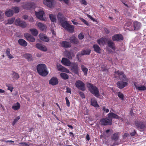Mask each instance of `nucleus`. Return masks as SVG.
I'll list each match as a JSON object with an SVG mask.
<instances>
[{"mask_svg": "<svg viewBox=\"0 0 146 146\" xmlns=\"http://www.w3.org/2000/svg\"><path fill=\"white\" fill-rule=\"evenodd\" d=\"M114 76L115 78H118L120 80L117 83V85L118 88L121 89L127 86L129 79L123 71L118 70H116L114 72Z\"/></svg>", "mask_w": 146, "mask_h": 146, "instance_id": "1", "label": "nucleus"}, {"mask_svg": "<svg viewBox=\"0 0 146 146\" xmlns=\"http://www.w3.org/2000/svg\"><path fill=\"white\" fill-rule=\"evenodd\" d=\"M36 69L39 75L45 76L48 74L46 65L44 64H38L36 66Z\"/></svg>", "mask_w": 146, "mask_h": 146, "instance_id": "2", "label": "nucleus"}, {"mask_svg": "<svg viewBox=\"0 0 146 146\" xmlns=\"http://www.w3.org/2000/svg\"><path fill=\"white\" fill-rule=\"evenodd\" d=\"M87 86L90 92L97 98H98L100 96V92L98 89L93 84L88 83Z\"/></svg>", "mask_w": 146, "mask_h": 146, "instance_id": "3", "label": "nucleus"}, {"mask_svg": "<svg viewBox=\"0 0 146 146\" xmlns=\"http://www.w3.org/2000/svg\"><path fill=\"white\" fill-rule=\"evenodd\" d=\"M62 24V26L69 32L70 33H73L74 32V27L73 25L69 24L67 21Z\"/></svg>", "mask_w": 146, "mask_h": 146, "instance_id": "4", "label": "nucleus"}, {"mask_svg": "<svg viewBox=\"0 0 146 146\" xmlns=\"http://www.w3.org/2000/svg\"><path fill=\"white\" fill-rule=\"evenodd\" d=\"M75 85L79 90L82 91H84L86 90L85 84L82 81L80 80H77L76 82Z\"/></svg>", "mask_w": 146, "mask_h": 146, "instance_id": "5", "label": "nucleus"}, {"mask_svg": "<svg viewBox=\"0 0 146 146\" xmlns=\"http://www.w3.org/2000/svg\"><path fill=\"white\" fill-rule=\"evenodd\" d=\"M71 70L72 72L76 75H79V68L78 64L76 62H73L71 64Z\"/></svg>", "mask_w": 146, "mask_h": 146, "instance_id": "6", "label": "nucleus"}, {"mask_svg": "<svg viewBox=\"0 0 146 146\" xmlns=\"http://www.w3.org/2000/svg\"><path fill=\"white\" fill-rule=\"evenodd\" d=\"M112 119L107 118H103L100 120L99 123L102 125H111L112 124Z\"/></svg>", "mask_w": 146, "mask_h": 146, "instance_id": "7", "label": "nucleus"}, {"mask_svg": "<svg viewBox=\"0 0 146 146\" xmlns=\"http://www.w3.org/2000/svg\"><path fill=\"white\" fill-rule=\"evenodd\" d=\"M15 23L17 26L22 28H25L27 26L26 23L24 21H21L19 18L15 20Z\"/></svg>", "mask_w": 146, "mask_h": 146, "instance_id": "8", "label": "nucleus"}, {"mask_svg": "<svg viewBox=\"0 0 146 146\" xmlns=\"http://www.w3.org/2000/svg\"><path fill=\"white\" fill-rule=\"evenodd\" d=\"M135 125L138 129L142 131L144 130L145 127V125L144 123L139 121H136Z\"/></svg>", "mask_w": 146, "mask_h": 146, "instance_id": "9", "label": "nucleus"}, {"mask_svg": "<svg viewBox=\"0 0 146 146\" xmlns=\"http://www.w3.org/2000/svg\"><path fill=\"white\" fill-rule=\"evenodd\" d=\"M57 17L59 21L61 23V26L62 25L63 23L67 21H65L66 20L65 17L61 13L59 12L58 13Z\"/></svg>", "mask_w": 146, "mask_h": 146, "instance_id": "10", "label": "nucleus"}, {"mask_svg": "<svg viewBox=\"0 0 146 146\" xmlns=\"http://www.w3.org/2000/svg\"><path fill=\"white\" fill-rule=\"evenodd\" d=\"M107 116L110 119H115L120 120L122 119V118L119 117L117 114L111 112H110L108 114Z\"/></svg>", "mask_w": 146, "mask_h": 146, "instance_id": "11", "label": "nucleus"}, {"mask_svg": "<svg viewBox=\"0 0 146 146\" xmlns=\"http://www.w3.org/2000/svg\"><path fill=\"white\" fill-rule=\"evenodd\" d=\"M35 15L36 17L40 20L41 21H44L45 19L43 18V15L44 12L43 11H40L38 12L35 11Z\"/></svg>", "mask_w": 146, "mask_h": 146, "instance_id": "12", "label": "nucleus"}, {"mask_svg": "<svg viewBox=\"0 0 146 146\" xmlns=\"http://www.w3.org/2000/svg\"><path fill=\"white\" fill-rule=\"evenodd\" d=\"M112 40L113 41H119L123 39V36L121 34H118L114 35L112 37Z\"/></svg>", "mask_w": 146, "mask_h": 146, "instance_id": "13", "label": "nucleus"}, {"mask_svg": "<svg viewBox=\"0 0 146 146\" xmlns=\"http://www.w3.org/2000/svg\"><path fill=\"white\" fill-rule=\"evenodd\" d=\"M57 68L58 70L60 71L65 72L68 73H70V71L68 69L59 64H57Z\"/></svg>", "mask_w": 146, "mask_h": 146, "instance_id": "14", "label": "nucleus"}, {"mask_svg": "<svg viewBox=\"0 0 146 146\" xmlns=\"http://www.w3.org/2000/svg\"><path fill=\"white\" fill-rule=\"evenodd\" d=\"M58 83V80L56 77H53L49 81V83L52 86L57 85Z\"/></svg>", "mask_w": 146, "mask_h": 146, "instance_id": "15", "label": "nucleus"}, {"mask_svg": "<svg viewBox=\"0 0 146 146\" xmlns=\"http://www.w3.org/2000/svg\"><path fill=\"white\" fill-rule=\"evenodd\" d=\"M24 36L28 41L32 42L35 41V38L28 33H25L24 34Z\"/></svg>", "mask_w": 146, "mask_h": 146, "instance_id": "16", "label": "nucleus"}, {"mask_svg": "<svg viewBox=\"0 0 146 146\" xmlns=\"http://www.w3.org/2000/svg\"><path fill=\"white\" fill-rule=\"evenodd\" d=\"M43 3L47 6L52 8L53 6L54 1V0H44Z\"/></svg>", "mask_w": 146, "mask_h": 146, "instance_id": "17", "label": "nucleus"}, {"mask_svg": "<svg viewBox=\"0 0 146 146\" xmlns=\"http://www.w3.org/2000/svg\"><path fill=\"white\" fill-rule=\"evenodd\" d=\"M62 63L65 66H69L71 64L70 61L67 58H63L61 60Z\"/></svg>", "mask_w": 146, "mask_h": 146, "instance_id": "18", "label": "nucleus"}, {"mask_svg": "<svg viewBox=\"0 0 146 146\" xmlns=\"http://www.w3.org/2000/svg\"><path fill=\"white\" fill-rule=\"evenodd\" d=\"M62 47L64 48H68L71 46L70 42L66 41H62L60 43Z\"/></svg>", "mask_w": 146, "mask_h": 146, "instance_id": "19", "label": "nucleus"}, {"mask_svg": "<svg viewBox=\"0 0 146 146\" xmlns=\"http://www.w3.org/2000/svg\"><path fill=\"white\" fill-rule=\"evenodd\" d=\"M107 43L108 46L113 50H115V47L114 42L110 40H107Z\"/></svg>", "mask_w": 146, "mask_h": 146, "instance_id": "20", "label": "nucleus"}, {"mask_svg": "<svg viewBox=\"0 0 146 146\" xmlns=\"http://www.w3.org/2000/svg\"><path fill=\"white\" fill-rule=\"evenodd\" d=\"M69 40L70 42L72 43L77 44L79 43L78 39L74 35H72L70 37Z\"/></svg>", "mask_w": 146, "mask_h": 146, "instance_id": "21", "label": "nucleus"}, {"mask_svg": "<svg viewBox=\"0 0 146 146\" xmlns=\"http://www.w3.org/2000/svg\"><path fill=\"white\" fill-rule=\"evenodd\" d=\"M141 23L138 21H135L133 23L134 29H132L131 31L137 30L140 28Z\"/></svg>", "mask_w": 146, "mask_h": 146, "instance_id": "22", "label": "nucleus"}, {"mask_svg": "<svg viewBox=\"0 0 146 146\" xmlns=\"http://www.w3.org/2000/svg\"><path fill=\"white\" fill-rule=\"evenodd\" d=\"M36 48L42 51H46L47 50V48L46 47L40 44L37 43L36 45Z\"/></svg>", "mask_w": 146, "mask_h": 146, "instance_id": "23", "label": "nucleus"}, {"mask_svg": "<svg viewBox=\"0 0 146 146\" xmlns=\"http://www.w3.org/2000/svg\"><path fill=\"white\" fill-rule=\"evenodd\" d=\"M93 48L94 49V51L96 52L98 54H100L101 53V49L98 45L97 44L93 45Z\"/></svg>", "mask_w": 146, "mask_h": 146, "instance_id": "24", "label": "nucleus"}, {"mask_svg": "<svg viewBox=\"0 0 146 146\" xmlns=\"http://www.w3.org/2000/svg\"><path fill=\"white\" fill-rule=\"evenodd\" d=\"M112 140L115 141H117L119 139V133L118 132L114 133L111 137Z\"/></svg>", "mask_w": 146, "mask_h": 146, "instance_id": "25", "label": "nucleus"}, {"mask_svg": "<svg viewBox=\"0 0 146 146\" xmlns=\"http://www.w3.org/2000/svg\"><path fill=\"white\" fill-rule=\"evenodd\" d=\"M5 14L7 17H11L13 14V10L10 9H7L5 12Z\"/></svg>", "mask_w": 146, "mask_h": 146, "instance_id": "26", "label": "nucleus"}, {"mask_svg": "<svg viewBox=\"0 0 146 146\" xmlns=\"http://www.w3.org/2000/svg\"><path fill=\"white\" fill-rule=\"evenodd\" d=\"M18 42L20 45L24 47L26 46L27 45V42L23 39H19Z\"/></svg>", "mask_w": 146, "mask_h": 146, "instance_id": "27", "label": "nucleus"}, {"mask_svg": "<svg viewBox=\"0 0 146 146\" xmlns=\"http://www.w3.org/2000/svg\"><path fill=\"white\" fill-rule=\"evenodd\" d=\"M91 105L95 107H99L96 100L94 98H92L91 100Z\"/></svg>", "mask_w": 146, "mask_h": 146, "instance_id": "28", "label": "nucleus"}, {"mask_svg": "<svg viewBox=\"0 0 146 146\" xmlns=\"http://www.w3.org/2000/svg\"><path fill=\"white\" fill-rule=\"evenodd\" d=\"M23 56L28 61H31L33 60V58L32 55L29 53H26L23 55Z\"/></svg>", "mask_w": 146, "mask_h": 146, "instance_id": "29", "label": "nucleus"}, {"mask_svg": "<svg viewBox=\"0 0 146 146\" xmlns=\"http://www.w3.org/2000/svg\"><path fill=\"white\" fill-rule=\"evenodd\" d=\"M20 108V104L19 102H17L15 105L13 106L12 108L14 110L16 111L19 110Z\"/></svg>", "mask_w": 146, "mask_h": 146, "instance_id": "30", "label": "nucleus"}, {"mask_svg": "<svg viewBox=\"0 0 146 146\" xmlns=\"http://www.w3.org/2000/svg\"><path fill=\"white\" fill-rule=\"evenodd\" d=\"M60 76L61 78L64 80H66L69 78V76L66 73L62 72L60 74Z\"/></svg>", "mask_w": 146, "mask_h": 146, "instance_id": "31", "label": "nucleus"}, {"mask_svg": "<svg viewBox=\"0 0 146 146\" xmlns=\"http://www.w3.org/2000/svg\"><path fill=\"white\" fill-rule=\"evenodd\" d=\"M91 52V50L88 49L87 50H84L82 51L81 52V55H89Z\"/></svg>", "mask_w": 146, "mask_h": 146, "instance_id": "32", "label": "nucleus"}, {"mask_svg": "<svg viewBox=\"0 0 146 146\" xmlns=\"http://www.w3.org/2000/svg\"><path fill=\"white\" fill-rule=\"evenodd\" d=\"M81 68L82 70L84 72V75H86L88 71V69L87 68L85 67L83 65H82L81 66Z\"/></svg>", "mask_w": 146, "mask_h": 146, "instance_id": "33", "label": "nucleus"}, {"mask_svg": "<svg viewBox=\"0 0 146 146\" xmlns=\"http://www.w3.org/2000/svg\"><path fill=\"white\" fill-rule=\"evenodd\" d=\"M38 26L39 28L42 31H43L45 29L46 27L43 24L40 23H38Z\"/></svg>", "mask_w": 146, "mask_h": 146, "instance_id": "34", "label": "nucleus"}, {"mask_svg": "<svg viewBox=\"0 0 146 146\" xmlns=\"http://www.w3.org/2000/svg\"><path fill=\"white\" fill-rule=\"evenodd\" d=\"M31 34L34 36H36L37 35L38 32L37 30L35 29H30Z\"/></svg>", "mask_w": 146, "mask_h": 146, "instance_id": "35", "label": "nucleus"}, {"mask_svg": "<svg viewBox=\"0 0 146 146\" xmlns=\"http://www.w3.org/2000/svg\"><path fill=\"white\" fill-rule=\"evenodd\" d=\"M42 35L41 34H39V38L41 40L46 42H48L49 41V39L47 37L45 36L42 38L41 37Z\"/></svg>", "mask_w": 146, "mask_h": 146, "instance_id": "36", "label": "nucleus"}, {"mask_svg": "<svg viewBox=\"0 0 146 146\" xmlns=\"http://www.w3.org/2000/svg\"><path fill=\"white\" fill-rule=\"evenodd\" d=\"M49 18L51 21L52 22H56V16L52 14L49 15Z\"/></svg>", "mask_w": 146, "mask_h": 146, "instance_id": "37", "label": "nucleus"}, {"mask_svg": "<svg viewBox=\"0 0 146 146\" xmlns=\"http://www.w3.org/2000/svg\"><path fill=\"white\" fill-rule=\"evenodd\" d=\"M12 76L13 78L16 80H18L19 78V74L15 72H13Z\"/></svg>", "mask_w": 146, "mask_h": 146, "instance_id": "38", "label": "nucleus"}, {"mask_svg": "<svg viewBox=\"0 0 146 146\" xmlns=\"http://www.w3.org/2000/svg\"><path fill=\"white\" fill-rule=\"evenodd\" d=\"M13 10L14 12L15 13H18L19 11V8L18 7H12L11 8Z\"/></svg>", "mask_w": 146, "mask_h": 146, "instance_id": "39", "label": "nucleus"}, {"mask_svg": "<svg viewBox=\"0 0 146 146\" xmlns=\"http://www.w3.org/2000/svg\"><path fill=\"white\" fill-rule=\"evenodd\" d=\"M6 86L8 87V90L10 91L11 92H12L13 89V88L12 86L10 84H6Z\"/></svg>", "mask_w": 146, "mask_h": 146, "instance_id": "40", "label": "nucleus"}, {"mask_svg": "<svg viewBox=\"0 0 146 146\" xmlns=\"http://www.w3.org/2000/svg\"><path fill=\"white\" fill-rule=\"evenodd\" d=\"M15 20L14 18H12L8 20V22L6 24L11 25L13 23Z\"/></svg>", "mask_w": 146, "mask_h": 146, "instance_id": "41", "label": "nucleus"}, {"mask_svg": "<svg viewBox=\"0 0 146 146\" xmlns=\"http://www.w3.org/2000/svg\"><path fill=\"white\" fill-rule=\"evenodd\" d=\"M146 89V87L143 85H141L140 86H139L137 88V90L139 91H144Z\"/></svg>", "mask_w": 146, "mask_h": 146, "instance_id": "42", "label": "nucleus"}, {"mask_svg": "<svg viewBox=\"0 0 146 146\" xmlns=\"http://www.w3.org/2000/svg\"><path fill=\"white\" fill-rule=\"evenodd\" d=\"M117 96L121 100H123L124 98V96L121 92H117Z\"/></svg>", "mask_w": 146, "mask_h": 146, "instance_id": "43", "label": "nucleus"}, {"mask_svg": "<svg viewBox=\"0 0 146 146\" xmlns=\"http://www.w3.org/2000/svg\"><path fill=\"white\" fill-rule=\"evenodd\" d=\"M132 20L131 19L129 20L125 23V25L128 27H130L132 24Z\"/></svg>", "mask_w": 146, "mask_h": 146, "instance_id": "44", "label": "nucleus"}, {"mask_svg": "<svg viewBox=\"0 0 146 146\" xmlns=\"http://www.w3.org/2000/svg\"><path fill=\"white\" fill-rule=\"evenodd\" d=\"M104 41V38H102L97 40V42L100 45H101L103 43V42Z\"/></svg>", "mask_w": 146, "mask_h": 146, "instance_id": "45", "label": "nucleus"}, {"mask_svg": "<svg viewBox=\"0 0 146 146\" xmlns=\"http://www.w3.org/2000/svg\"><path fill=\"white\" fill-rule=\"evenodd\" d=\"M20 118L19 116H18L14 120L13 122L12 123V124L13 125H14L18 121L19 119Z\"/></svg>", "mask_w": 146, "mask_h": 146, "instance_id": "46", "label": "nucleus"}, {"mask_svg": "<svg viewBox=\"0 0 146 146\" xmlns=\"http://www.w3.org/2000/svg\"><path fill=\"white\" fill-rule=\"evenodd\" d=\"M84 36L83 33H81L78 35V38L80 40H82L84 38Z\"/></svg>", "mask_w": 146, "mask_h": 146, "instance_id": "47", "label": "nucleus"}, {"mask_svg": "<svg viewBox=\"0 0 146 146\" xmlns=\"http://www.w3.org/2000/svg\"><path fill=\"white\" fill-rule=\"evenodd\" d=\"M78 92L80 97L82 98H85V95L83 92L80 91H79Z\"/></svg>", "mask_w": 146, "mask_h": 146, "instance_id": "48", "label": "nucleus"}, {"mask_svg": "<svg viewBox=\"0 0 146 146\" xmlns=\"http://www.w3.org/2000/svg\"><path fill=\"white\" fill-rule=\"evenodd\" d=\"M79 19L86 25H88V23L84 19L80 17L79 18Z\"/></svg>", "mask_w": 146, "mask_h": 146, "instance_id": "49", "label": "nucleus"}, {"mask_svg": "<svg viewBox=\"0 0 146 146\" xmlns=\"http://www.w3.org/2000/svg\"><path fill=\"white\" fill-rule=\"evenodd\" d=\"M102 109L104 112L107 113L109 111V110L108 109L106 108L105 106H103L102 108Z\"/></svg>", "mask_w": 146, "mask_h": 146, "instance_id": "50", "label": "nucleus"}, {"mask_svg": "<svg viewBox=\"0 0 146 146\" xmlns=\"http://www.w3.org/2000/svg\"><path fill=\"white\" fill-rule=\"evenodd\" d=\"M66 56L70 59H72V57L71 56L70 53L69 52H68L67 53Z\"/></svg>", "mask_w": 146, "mask_h": 146, "instance_id": "51", "label": "nucleus"}, {"mask_svg": "<svg viewBox=\"0 0 146 146\" xmlns=\"http://www.w3.org/2000/svg\"><path fill=\"white\" fill-rule=\"evenodd\" d=\"M65 100H66V104L67 106L68 107H70V102L69 101L68 99V98L67 97H66Z\"/></svg>", "mask_w": 146, "mask_h": 146, "instance_id": "52", "label": "nucleus"}, {"mask_svg": "<svg viewBox=\"0 0 146 146\" xmlns=\"http://www.w3.org/2000/svg\"><path fill=\"white\" fill-rule=\"evenodd\" d=\"M129 135V134L127 133H125L123 136V139H125Z\"/></svg>", "mask_w": 146, "mask_h": 146, "instance_id": "53", "label": "nucleus"}, {"mask_svg": "<svg viewBox=\"0 0 146 146\" xmlns=\"http://www.w3.org/2000/svg\"><path fill=\"white\" fill-rule=\"evenodd\" d=\"M80 2L82 4L85 5H86L87 4V3L85 0H81L80 1Z\"/></svg>", "mask_w": 146, "mask_h": 146, "instance_id": "54", "label": "nucleus"}, {"mask_svg": "<svg viewBox=\"0 0 146 146\" xmlns=\"http://www.w3.org/2000/svg\"><path fill=\"white\" fill-rule=\"evenodd\" d=\"M19 144L23 146H29L28 144L26 143L21 142L19 143Z\"/></svg>", "mask_w": 146, "mask_h": 146, "instance_id": "55", "label": "nucleus"}, {"mask_svg": "<svg viewBox=\"0 0 146 146\" xmlns=\"http://www.w3.org/2000/svg\"><path fill=\"white\" fill-rule=\"evenodd\" d=\"M3 13L1 11H0V19H2L3 17Z\"/></svg>", "mask_w": 146, "mask_h": 146, "instance_id": "56", "label": "nucleus"}, {"mask_svg": "<svg viewBox=\"0 0 146 146\" xmlns=\"http://www.w3.org/2000/svg\"><path fill=\"white\" fill-rule=\"evenodd\" d=\"M136 132L135 130H134V131L130 133V135L131 136H133L135 135Z\"/></svg>", "mask_w": 146, "mask_h": 146, "instance_id": "57", "label": "nucleus"}, {"mask_svg": "<svg viewBox=\"0 0 146 146\" xmlns=\"http://www.w3.org/2000/svg\"><path fill=\"white\" fill-rule=\"evenodd\" d=\"M133 83L135 86V87L136 89L137 90V88L138 87H139L138 86V83L136 82H133Z\"/></svg>", "mask_w": 146, "mask_h": 146, "instance_id": "58", "label": "nucleus"}, {"mask_svg": "<svg viewBox=\"0 0 146 146\" xmlns=\"http://www.w3.org/2000/svg\"><path fill=\"white\" fill-rule=\"evenodd\" d=\"M10 49L8 48H7L6 51V54L7 55L9 54H10Z\"/></svg>", "mask_w": 146, "mask_h": 146, "instance_id": "59", "label": "nucleus"}, {"mask_svg": "<svg viewBox=\"0 0 146 146\" xmlns=\"http://www.w3.org/2000/svg\"><path fill=\"white\" fill-rule=\"evenodd\" d=\"M66 92L67 93H69L70 94L71 93V90L69 88H66Z\"/></svg>", "mask_w": 146, "mask_h": 146, "instance_id": "60", "label": "nucleus"}, {"mask_svg": "<svg viewBox=\"0 0 146 146\" xmlns=\"http://www.w3.org/2000/svg\"><path fill=\"white\" fill-rule=\"evenodd\" d=\"M8 56V57L10 59H11L12 58H14V57L13 56L10 54H9L8 55H7Z\"/></svg>", "mask_w": 146, "mask_h": 146, "instance_id": "61", "label": "nucleus"}, {"mask_svg": "<svg viewBox=\"0 0 146 146\" xmlns=\"http://www.w3.org/2000/svg\"><path fill=\"white\" fill-rule=\"evenodd\" d=\"M104 31L106 34H109L110 33V31L106 28H105Z\"/></svg>", "mask_w": 146, "mask_h": 146, "instance_id": "62", "label": "nucleus"}, {"mask_svg": "<svg viewBox=\"0 0 146 146\" xmlns=\"http://www.w3.org/2000/svg\"><path fill=\"white\" fill-rule=\"evenodd\" d=\"M69 135L70 136H71V137H74V135L73 133L72 132H70L69 133Z\"/></svg>", "mask_w": 146, "mask_h": 146, "instance_id": "63", "label": "nucleus"}, {"mask_svg": "<svg viewBox=\"0 0 146 146\" xmlns=\"http://www.w3.org/2000/svg\"><path fill=\"white\" fill-rule=\"evenodd\" d=\"M72 22L73 24L75 25H77L79 24V23L77 22H75L74 21H72Z\"/></svg>", "mask_w": 146, "mask_h": 146, "instance_id": "64", "label": "nucleus"}]
</instances>
